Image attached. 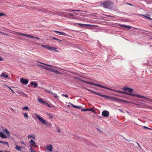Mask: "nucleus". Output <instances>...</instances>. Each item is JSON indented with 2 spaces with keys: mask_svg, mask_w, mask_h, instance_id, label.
Instances as JSON below:
<instances>
[{
  "mask_svg": "<svg viewBox=\"0 0 152 152\" xmlns=\"http://www.w3.org/2000/svg\"><path fill=\"white\" fill-rule=\"evenodd\" d=\"M68 12L72 11H76V12H80V10H73L72 9H69L66 10Z\"/></svg>",
  "mask_w": 152,
  "mask_h": 152,
  "instance_id": "obj_26",
  "label": "nucleus"
},
{
  "mask_svg": "<svg viewBox=\"0 0 152 152\" xmlns=\"http://www.w3.org/2000/svg\"><path fill=\"white\" fill-rule=\"evenodd\" d=\"M127 4L130 5V6H132V4H129V3H127Z\"/></svg>",
  "mask_w": 152,
  "mask_h": 152,
  "instance_id": "obj_61",
  "label": "nucleus"
},
{
  "mask_svg": "<svg viewBox=\"0 0 152 152\" xmlns=\"http://www.w3.org/2000/svg\"><path fill=\"white\" fill-rule=\"evenodd\" d=\"M34 38L38 39H40V38L37 37H35Z\"/></svg>",
  "mask_w": 152,
  "mask_h": 152,
  "instance_id": "obj_56",
  "label": "nucleus"
},
{
  "mask_svg": "<svg viewBox=\"0 0 152 152\" xmlns=\"http://www.w3.org/2000/svg\"><path fill=\"white\" fill-rule=\"evenodd\" d=\"M4 15V14L3 13L0 12V16H3Z\"/></svg>",
  "mask_w": 152,
  "mask_h": 152,
  "instance_id": "obj_53",
  "label": "nucleus"
},
{
  "mask_svg": "<svg viewBox=\"0 0 152 152\" xmlns=\"http://www.w3.org/2000/svg\"><path fill=\"white\" fill-rule=\"evenodd\" d=\"M57 48L54 47L50 46H49L48 48V50L52 51H55V52L58 53L59 51L58 50H56Z\"/></svg>",
  "mask_w": 152,
  "mask_h": 152,
  "instance_id": "obj_6",
  "label": "nucleus"
},
{
  "mask_svg": "<svg viewBox=\"0 0 152 152\" xmlns=\"http://www.w3.org/2000/svg\"><path fill=\"white\" fill-rule=\"evenodd\" d=\"M137 144L140 147V145H139V144L137 142Z\"/></svg>",
  "mask_w": 152,
  "mask_h": 152,
  "instance_id": "obj_62",
  "label": "nucleus"
},
{
  "mask_svg": "<svg viewBox=\"0 0 152 152\" xmlns=\"http://www.w3.org/2000/svg\"><path fill=\"white\" fill-rule=\"evenodd\" d=\"M53 39H55V40H58V41H59L60 42H61L62 41V40H60V39H58L55 37H52V38Z\"/></svg>",
  "mask_w": 152,
  "mask_h": 152,
  "instance_id": "obj_42",
  "label": "nucleus"
},
{
  "mask_svg": "<svg viewBox=\"0 0 152 152\" xmlns=\"http://www.w3.org/2000/svg\"><path fill=\"white\" fill-rule=\"evenodd\" d=\"M38 101L40 103H41L42 104H46L47 103V102H44V101L41 98H39L38 99Z\"/></svg>",
  "mask_w": 152,
  "mask_h": 152,
  "instance_id": "obj_16",
  "label": "nucleus"
},
{
  "mask_svg": "<svg viewBox=\"0 0 152 152\" xmlns=\"http://www.w3.org/2000/svg\"><path fill=\"white\" fill-rule=\"evenodd\" d=\"M30 138H32L34 139H35L36 138L34 134L32 135H28V138L29 139Z\"/></svg>",
  "mask_w": 152,
  "mask_h": 152,
  "instance_id": "obj_22",
  "label": "nucleus"
},
{
  "mask_svg": "<svg viewBox=\"0 0 152 152\" xmlns=\"http://www.w3.org/2000/svg\"><path fill=\"white\" fill-rule=\"evenodd\" d=\"M27 37H31V38H34L35 37L33 36L30 35L28 34Z\"/></svg>",
  "mask_w": 152,
  "mask_h": 152,
  "instance_id": "obj_44",
  "label": "nucleus"
},
{
  "mask_svg": "<svg viewBox=\"0 0 152 152\" xmlns=\"http://www.w3.org/2000/svg\"><path fill=\"white\" fill-rule=\"evenodd\" d=\"M62 96H64L65 97L67 98L68 97V95L67 94H62Z\"/></svg>",
  "mask_w": 152,
  "mask_h": 152,
  "instance_id": "obj_52",
  "label": "nucleus"
},
{
  "mask_svg": "<svg viewBox=\"0 0 152 152\" xmlns=\"http://www.w3.org/2000/svg\"><path fill=\"white\" fill-rule=\"evenodd\" d=\"M7 86L8 88L10 89V90L11 91H12V93H15L14 91H13V90L11 88L9 87V86Z\"/></svg>",
  "mask_w": 152,
  "mask_h": 152,
  "instance_id": "obj_41",
  "label": "nucleus"
},
{
  "mask_svg": "<svg viewBox=\"0 0 152 152\" xmlns=\"http://www.w3.org/2000/svg\"><path fill=\"white\" fill-rule=\"evenodd\" d=\"M4 59L2 58L0 56V61H4Z\"/></svg>",
  "mask_w": 152,
  "mask_h": 152,
  "instance_id": "obj_54",
  "label": "nucleus"
},
{
  "mask_svg": "<svg viewBox=\"0 0 152 152\" xmlns=\"http://www.w3.org/2000/svg\"><path fill=\"white\" fill-rule=\"evenodd\" d=\"M29 143L30 144V146H34V147H37V146L36 145L35 142L32 139H31L30 140V141L29 142Z\"/></svg>",
  "mask_w": 152,
  "mask_h": 152,
  "instance_id": "obj_11",
  "label": "nucleus"
},
{
  "mask_svg": "<svg viewBox=\"0 0 152 152\" xmlns=\"http://www.w3.org/2000/svg\"><path fill=\"white\" fill-rule=\"evenodd\" d=\"M20 81L21 83L24 85H26L28 83V80L27 79H26L23 78H20Z\"/></svg>",
  "mask_w": 152,
  "mask_h": 152,
  "instance_id": "obj_4",
  "label": "nucleus"
},
{
  "mask_svg": "<svg viewBox=\"0 0 152 152\" xmlns=\"http://www.w3.org/2000/svg\"><path fill=\"white\" fill-rule=\"evenodd\" d=\"M41 46L43 48H46L48 49V45H41Z\"/></svg>",
  "mask_w": 152,
  "mask_h": 152,
  "instance_id": "obj_35",
  "label": "nucleus"
},
{
  "mask_svg": "<svg viewBox=\"0 0 152 152\" xmlns=\"http://www.w3.org/2000/svg\"><path fill=\"white\" fill-rule=\"evenodd\" d=\"M53 69H52V68H48V70H49V71H50V72H53Z\"/></svg>",
  "mask_w": 152,
  "mask_h": 152,
  "instance_id": "obj_49",
  "label": "nucleus"
},
{
  "mask_svg": "<svg viewBox=\"0 0 152 152\" xmlns=\"http://www.w3.org/2000/svg\"><path fill=\"white\" fill-rule=\"evenodd\" d=\"M48 116L51 119L53 118V115L52 114L48 113Z\"/></svg>",
  "mask_w": 152,
  "mask_h": 152,
  "instance_id": "obj_33",
  "label": "nucleus"
},
{
  "mask_svg": "<svg viewBox=\"0 0 152 152\" xmlns=\"http://www.w3.org/2000/svg\"><path fill=\"white\" fill-rule=\"evenodd\" d=\"M110 98L109 99H111L115 101L116 99V98L114 97H111L110 96Z\"/></svg>",
  "mask_w": 152,
  "mask_h": 152,
  "instance_id": "obj_31",
  "label": "nucleus"
},
{
  "mask_svg": "<svg viewBox=\"0 0 152 152\" xmlns=\"http://www.w3.org/2000/svg\"><path fill=\"white\" fill-rule=\"evenodd\" d=\"M0 33L3 34V35H7V36H9V34H6V33H5L3 32H2L1 31H0Z\"/></svg>",
  "mask_w": 152,
  "mask_h": 152,
  "instance_id": "obj_38",
  "label": "nucleus"
},
{
  "mask_svg": "<svg viewBox=\"0 0 152 152\" xmlns=\"http://www.w3.org/2000/svg\"><path fill=\"white\" fill-rule=\"evenodd\" d=\"M115 101H116L117 102H120V103H121V102H124V103H128V101L118 99L117 98H116Z\"/></svg>",
  "mask_w": 152,
  "mask_h": 152,
  "instance_id": "obj_12",
  "label": "nucleus"
},
{
  "mask_svg": "<svg viewBox=\"0 0 152 152\" xmlns=\"http://www.w3.org/2000/svg\"><path fill=\"white\" fill-rule=\"evenodd\" d=\"M1 143H2L3 144H6L7 145H9L8 142H3V141H2V142Z\"/></svg>",
  "mask_w": 152,
  "mask_h": 152,
  "instance_id": "obj_43",
  "label": "nucleus"
},
{
  "mask_svg": "<svg viewBox=\"0 0 152 152\" xmlns=\"http://www.w3.org/2000/svg\"><path fill=\"white\" fill-rule=\"evenodd\" d=\"M112 91L120 93H122V94H127V95H130V96H131L132 94L129 93H127V92H125L124 91H120V90H114L113 89V90H112Z\"/></svg>",
  "mask_w": 152,
  "mask_h": 152,
  "instance_id": "obj_5",
  "label": "nucleus"
},
{
  "mask_svg": "<svg viewBox=\"0 0 152 152\" xmlns=\"http://www.w3.org/2000/svg\"><path fill=\"white\" fill-rule=\"evenodd\" d=\"M21 94H22L23 95H26V94H24V93L23 92H22L21 93Z\"/></svg>",
  "mask_w": 152,
  "mask_h": 152,
  "instance_id": "obj_60",
  "label": "nucleus"
},
{
  "mask_svg": "<svg viewBox=\"0 0 152 152\" xmlns=\"http://www.w3.org/2000/svg\"><path fill=\"white\" fill-rule=\"evenodd\" d=\"M16 32L18 34L21 35H22L23 36H26V37H27L28 34H25L23 33H20V32Z\"/></svg>",
  "mask_w": 152,
  "mask_h": 152,
  "instance_id": "obj_23",
  "label": "nucleus"
},
{
  "mask_svg": "<svg viewBox=\"0 0 152 152\" xmlns=\"http://www.w3.org/2000/svg\"><path fill=\"white\" fill-rule=\"evenodd\" d=\"M4 132L5 133H6L7 136H10V134L9 132L7 129H5L4 131Z\"/></svg>",
  "mask_w": 152,
  "mask_h": 152,
  "instance_id": "obj_21",
  "label": "nucleus"
},
{
  "mask_svg": "<svg viewBox=\"0 0 152 152\" xmlns=\"http://www.w3.org/2000/svg\"><path fill=\"white\" fill-rule=\"evenodd\" d=\"M15 148L16 150L18 151H20L21 150V147L18 145H16Z\"/></svg>",
  "mask_w": 152,
  "mask_h": 152,
  "instance_id": "obj_20",
  "label": "nucleus"
},
{
  "mask_svg": "<svg viewBox=\"0 0 152 152\" xmlns=\"http://www.w3.org/2000/svg\"><path fill=\"white\" fill-rule=\"evenodd\" d=\"M89 91H90L91 92L94 94H96V92H95V91H92V90H88Z\"/></svg>",
  "mask_w": 152,
  "mask_h": 152,
  "instance_id": "obj_48",
  "label": "nucleus"
},
{
  "mask_svg": "<svg viewBox=\"0 0 152 152\" xmlns=\"http://www.w3.org/2000/svg\"><path fill=\"white\" fill-rule=\"evenodd\" d=\"M37 61V62H38L40 64H42L46 65V66H51V67H55V66H52L51 65H49V64H46L42 63V62H41L39 61ZM56 68H57V67H56Z\"/></svg>",
  "mask_w": 152,
  "mask_h": 152,
  "instance_id": "obj_24",
  "label": "nucleus"
},
{
  "mask_svg": "<svg viewBox=\"0 0 152 152\" xmlns=\"http://www.w3.org/2000/svg\"><path fill=\"white\" fill-rule=\"evenodd\" d=\"M30 84L31 86H34V88H36L37 85V83H35L34 82H31V83Z\"/></svg>",
  "mask_w": 152,
  "mask_h": 152,
  "instance_id": "obj_19",
  "label": "nucleus"
},
{
  "mask_svg": "<svg viewBox=\"0 0 152 152\" xmlns=\"http://www.w3.org/2000/svg\"><path fill=\"white\" fill-rule=\"evenodd\" d=\"M54 96L56 99H57L58 97V96L57 95V94H53Z\"/></svg>",
  "mask_w": 152,
  "mask_h": 152,
  "instance_id": "obj_47",
  "label": "nucleus"
},
{
  "mask_svg": "<svg viewBox=\"0 0 152 152\" xmlns=\"http://www.w3.org/2000/svg\"><path fill=\"white\" fill-rule=\"evenodd\" d=\"M118 110L121 112H122L123 113H124V112H123L120 109H118Z\"/></svg>",
  "mask_w": 152,
  "mask_h": 152,
  "instance_id": "obj_57",
  "label": "nucleus"
},
{
  "mask_svg": "<svg viewBox=\"0 0 152 152\" xmlns=\"http://www.w3.org/2000/svg\"><path fill=\"white\" fill-rule=\"evenodd\" d=\"M102 115L105 117H107L109 115V113L108 111L104 110L102 113Z\"/></svg>",
  "mask_w": 152,
  "mask_h": 152,
  "instance_id": "obj_9",
  "label": "nucleus"
},
{
  "mask_svg": "<svg viewBox=\"0 0 152 152\" xmlns=\"http://www.w3.org/2000/svg\"><path fill=\"white\" fill-rule=\"evenodd\" d=\"M88 111H92L94 113H95V111L94 110V109H92V108H88Z\"/></svg>",
  "mask_w": 152,
  "mask_h": 152,
  "instance_id": "obj_45",
  "label": "nucleus"
},
{
  "mask_svg": "<svg viewBox=\"0 0 152 152\" xmlns=\"http://www.w3.org/2000/svg\"><path fill=\"white\" fill-rule=\"evenodd\" d=\"M78 24L81 27H90L93 26V25H91L88 24H84L79 23H78Z\"/></svg>",
  "mask_w": 152,
  "mask_h": 152,
  "instance_id": "obj_10",
  "label": "nucleus"
},
{
  "mask_svg": "<svg viewBox=\"0 0 152 152\" xmlns=\"http://www.w3.org/2000/svg\"><path fill=\"white\" fill-rule=\"evenodd\" d=\"M103 6L105 8L108 9H112L113 7V3L110 1L104 2Z\"/></svg>",
  "mask_w": 152,
  "mask_h": 152,
  "instance_id": "obj_2",
  "label": "nucleus"
},
{
  "mask_svg": "<svg viewBox=\"0 0 152 152\" xmlns=\"http://www.w3.org/2000/svg\"><path fill=\"white\" fill-rule=\"evenodd\" d=\"M122 89L124 90H127L129 92L131 93L133 91V89L129 88H128L126 86H125L122 88Z\"/></svg>",
  "mask_w": 152,
  "mask_h": 152,
  "instance_id": "obj_7",
  "label": "nucleus"
},
{
  "mask_svg": "<svg viewBox=\"0 0 152 152\" xmlns=\"http://www.w3.org/2000/svg\"><path fill=\"white\" fill-rule=\"evenodd\" d=\"M70 104H71V105L74 108H77L78 109H80L82 108V107L81 106H75V105H74L73 104H71V103H70Z\"/></svg>",
  "mask_w": 152,
  "mask_h": 152,
  "instance_id": "obj_14",
  "label": "nucleus"
},
{
  "mask_svg": "<svg viewBox=\"0 0 152 152\" xmlns=\"http://www.w3.org/2000/svg\"><path fill=\"white\" fill-rule=\"evenodd\" d=\"M96 94L97 95H99V96H100V95H101V94H99V93H97V92L96 93Z\"/></svg>",
  "mask_w": 152,
  "mask_h": 152,
  "instance_id": "obj_59",
  "label": "nucleus"
},
{
  "mask_svg": "<svg viewBox=\"0 0 152 152\" xmlns=\"http://www.w3.org/2000/svg\"><path fill=\"white\" fill-rule=\"evenodd\" d=\"M59 34L61 35H66V34L64 32H60Z\"/></svg>",
  "mask_w": 152,
  "mask_h": 152,
  "instance_id": "obj_37",
  "label": "nucleus"
},
{
  "mask_svg": "<svg viewBox=\"0 0 152 152\" xmlns=\"http://www.w3.org/2000/svg\"><path fill=\"white\" fill-rule=\"evenodd\" d=\"M53 72L56 73L58 74L59 75L61 74V73L59 72H58V71L57 70H55L54 69H53Z\"/></svg>",
  "mask_w": 152,
  "mask_h": 152,
  "instance_id": "obj_27",
  "label": "nucleus"
},
{
  "mask_svg": "<svg viewBox=\"0 0 152 152\" xmlns=\"http://www.w3.org/2000/svg\"><path fill=\"white\" fill-rule=\"evenodd\" d=\"M150 109H152V107H151V108H150Z\"/></svg>",
  "mask_w": 152,
  "mask_h": 152,
  "instance_id": "obj_64",
  "label": "nucleus"
},
{
  "mask_svg": "<svg viewBox=\"0 0 152 152\" xmlns=\"http://www.w3.org/2000/svg\"><path fill=\"white\" fill-rule=\"evenodd\" d=\"M39 66H41V67H42L43 69H46L48 70V68L47 67H46L44 66H43L42 65H39Z\"/></svg>",
  "mask_w": 152,
  "mask_h": 152,
  "instance_id": "obj_29",
  "label": "nucleus"
},
{
  "mask_svg": "<svg viewBox=\"0 0 152 152\" xmlns=\"http://www.w3.org/2000/svg\"><path fill=\"white\" fill-rule=\"evenodd\" d=\"M22 143L23 144H24V143L23 141H22Z\"/></svg>",
  "mask_w": 152,
  "mask_h": 152,
  "instance_id": "obj_63",
  "label": "nucleus"
},
{
  "mask_svg": "<svg viewBox=\"0 0 152 152\" xmlns=\"http://www.w3.org/2000/svg\"><path fill=\"white\" fill-rule=\"evenodd\" d=\"M30 150H31V152H36L35 151H34V150L32 147L31 148Z\"/></svg>",
  "mask_w": 152,
  "mask_h": 152,
  "instance_id": "obj_51",
  "label": "nucleus"
},
{
  "mask_svg": "<svg viewBox=\"0 0 152 152\" xmlns=\"http://www.w3.org/2000/svg\"><path fill=\"white\" fill-rule=\"evenodd\" d=\"M100 87L102 88H105V89H107V90H109L111 91H112V90H113V89H111V88L106 87L104 86L101 85H100Z\"/></svg>",
  "mask_w": 152,
  "mask_h": 152,
  "instance_id": "obj_17",
  "label": "nucleus"
},
{
  "mask_svg": "<svg viewBox=\"0 0 152 152\" xmlns=\"http://www.w3.org/2000/svg\"><path fill=\"white\" fill-rule=\"evenodd\" d=\"M83 82L85 83H86L88 84H90V85H94L97 87H100V84H96L95 83H94L92 82H86V81H84Z\"/></svg>",
  "mask_w": 152,
  "mask_h": 152,
  "instance_id": "obj_8",
  "label": "nucleus"
},
{
  "mask_svg": "<svg viewBox=\"0 0 152 152\" xmlns=\"http://www.w3.org/2000/svg\"><path fill=\"white\" fill-rule=\"evenodd\" d=\"M53 72L56 73L58 74L59 75L61 74V73L59 72H58V71L57 70H55L54 69H53Z\"/></svg>",
  "mask_w": 152,
  "mask_h": 152,
  "instance_id": "obj_28",
  "label": "nucleus"
},
{
  "mask_svg": "<svg viewBox=\"0 0 152 152\" xmlns=\"http://www.w3.org/2000/svg\"><path fill=\"white\" fill-rule=\"evenodd\" d=\"M0 137L3 138H4L7 137L6 136L1 132H0Z\"/></svg>",
  "mask_w": 152,
  "mask_h": 152,
  "instance_id": "obj_15",
  "label": "nucleus"
},
{
  "mask_svg": "<svg viewBox=\"0 0 152 152\" xmlns=\"http://www.w3.org/2000/svg\"><path fill=\"white\" fill-rule=\"evenodd\" d=\"M100 96L103 97L107 98V99H109V98H110L109 96H107L106 95H102L101 94Z\"/></svg>",
  "mask_w": 152,
  "mask_h": 152,
  "instance_id": "obj_30",
  "label": "nucleus"
},
{
  "mask_svg": "<svg viewBox=\"0 0 152 152\" xmlns=\"http://www.w3.org/2000/svg\"><path fill=\"white\" fill-rule=\"evenodd\" d=\"M56 129H57V132L59 133L60 132V128L59 127H57Z\"/></svg>",
  "mask_w": 152,
  "mask_h": 152,
  "instance_id": "obj_46",
  "label": "nucleus"
},
{
  "mask_svg": "<svg viewBox=\"0 0 152 152\" xmlns=\"http://www.w3.org/2000/svg\"><path fill=\"white\" fill-rule=\"evenodd\" d=\"M144 129H151V128H149L148 127H147L145 126H143L142 127Z\"/></svg>",
  "mask_w": 152,
  "mask_h": 152,
  "instance_id": "obj_50",
  "label": "nucleus"
},
{
  "mask_svg": "<svg viewBox=\"0 0 152 152\" xmlns=\"http://www.w3.org/2000/svg\"><path fill=\"white\" fill-rule=\"evenodd\" d=\"M54 32L56 33H60V31H54Z\"/></svg>",
  "mask_w": 152,
  "mask_h": 152,
  "instance_id": "obj_58",
  "label": "nucleus"
},
{
  "mask_svg": "<svg viewBox=\"0 0 152 152\" xmlns=\"http://www.w3.org/2000/svg\"><path fill=\"white\" fill-rule=\"evenodd\" d=\"M22 109L23 110H27L28 111H29V108H28V107L27 106H25V107H22Z\"/></svg>",
  "mask_w": 152,
  "mask_h": 152,
  "instance_id": "obj_25",
  "label": "nucleus"
},
{
  "mask_svg": "<svg viewBox=\"0 0 152 152\" xmlns=\"http://www.w3.org/2000/svg\"><path fill=\"white\" fill-rule=\"evenodd\" d=\"M45 91L46 92H48L49 93H50L51 94H53V93L51 91L47 90Z\"/></svg>",
  "mask_w": 152,
  "mask_h": 152,
  "instance_id": "obj_40",
  "label": "nucleus"
},
{
  "mask_svg": "<svg viewBox=\"0 0 152 152\" xmlns=\"http://www.w3.org/2000/svg\"><path fill=\"white\" fill-rule=\"evenodd\" d=\"M142 15V16H144L146 18H148V19H150V20H152V19L150 17H148L147 16H146L145 15Z\"/></svg>",
  "mask_w": 152,
  "mask_h": 152,
  "instance_id": "obj_39",
  "label": "nucleus"
},
{
  "mask_svg": "<svg viewBox=\"0 0 152 152\" xmlns=\"http://www.w3.org/2000/svg\"><path fill=\"white\" fill-rule=\"evenodd\" d=\"M47 149L50 151H52L53 150V146L51 145H49L47 147Z\"/></svg>",
  "mask_w": 152,
  "mask_h": 152,
  "instance_id": "obj_13",
  "label": "nucleus"
},
{
  "mask_svg": "<svg viewBox=\"0 0 152 152\" xmlns=\"http://www.w3.org/2000/svg\"><path fill=\"white\" fill-rule=\"evenodd\" d=\"M82 111H88V109H82L81 110Z\"/></svg>",
  "mask_w": 152,
  "mask_h": 152,
  "instance_id": "obj_36",
  "label": "nucleus"
},
{
  "mask_svg": "<svg viewBox=\"0 0 152 152\" xmlns=\"http://www.w3.org/2000/svg\"><path fill=\"white\" fill-rule=\"evenodd\" d=\"M66 14L67 15H70V16H73V15L72 14H71L70 13H67Z\"/></svg>",
  "mask_w": 152,
  "mask_h": 152,
  "instance_id": "obj_55",
  "label": "nucleus"
},
{
  "mask_svg": "<svg viewBox=\"0 0 152 152\" xmlns=\"http://www.w3.org/2000/svg\"><path fill=\"white\" fill-rule=\"evenodd\" d=\"M1 76L2 77L4 76L6 78H7L8 77L7 75H5L4 73L1 74Z\"/></svg>",
  "mask_w": 152,
  "mask_h": 152,
  "instance_id": "obj_34",
  "label": "nucleus"
},
{
  "mask_svg": "<svg viewBox=\"0 0 152 152\" xmlns=\"http://www.w3.org/2000/svg\"><path fill=\"white\" fill-rule=\"evenodd\" d=\"M119 26H122V27H124L127 28L129 29H130L131 27V26H127L125 25L119 24Z\"/></svg>",
  "mask_w": 152,
  "mask_h": 152,
  "instance_id": "obj_18",
  "label": "nucleus"
},
{
  "mask_svg": "<svg viewBox=\"0 0 152 152\" xmlns=\"http://www.w3.org/2000/svg\"><path fill=\"white\" fill-rule=\"evenodd\" d=\"M24 115V117L26 118H28V116L27 115V114L26 113H23Z\"/></svg>",
  "mask_w": 152,
  "mask_h": 152,
  "instance_id": "obj_32",
  "label": "nucleus"
},
{
  "mask_svg": "<svg viewBox=\"0 0 152 152\" xmlns=\"http://www.w3.org/2000/svg\"><path fill=\"white\" fill-rule=\"evenodd\" d=\"M131 96H137L138 97H140V98H143L144 99H147V101L152 102V100L151 99L148 98H147L145 96L138 95V94H132Z\"/></svg>",
  "mask_w": 152,
  "mask_h": 152,
  "instance_id": "obj_3",
  "label": "nucleus"
},
{
  "mask_svg": "<svg viewBox=\"0 0 152 152\" xmlns=\"http://www.w3.org/2000/svg\"><path fill=\"white\" fill-rule=\"evenodd\" d=\"M34 115L42 124H44L46 126H50L51 125V123L46 121L44 118L39 115L37 113H35Z\"/></svg>",
  "mask_w": 152,
  "mask_h": 152,
  "instance_id": "obj_1",
  "label": "nucleus"
}]
</instances>
